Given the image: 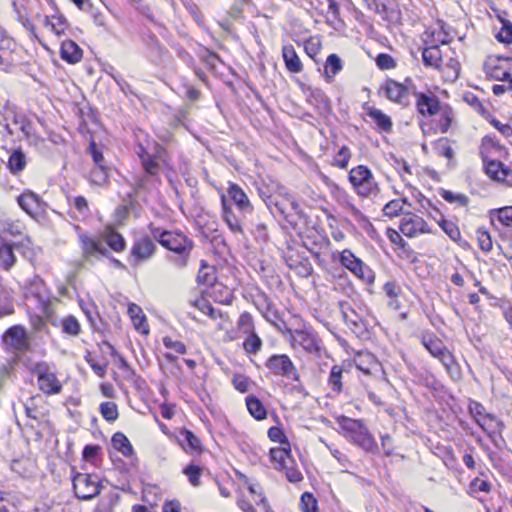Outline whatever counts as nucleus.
<instances>
[{
  "label": "nucleus",
  "mask_w": 512,
  "mask_h": 512,
  "mask_svg": "<svg viewBox=\"0 0 512 512\" xmlns=\"http://www.w3.org/2000/svg\"><path fill=\"white\" fill-rule=\"evenodd\" d=\"M163 344L166 348L172 349L179 354H185L187 351L183 342L172 340L170 337H164Z\"/></svg>",
  "instance_id": "774afa93"
},
{
  "label": "nucleus",
  "mask_w": 512,
  "mask_h": 512,
  "mask_svg": "<svg viewBox=\"0 0 512 512\" xmlns=\"http://www.w3.org/2000/svg\"><path fill=\"white\" fill-rule=\"evenodd\" d=\"M183 473L188 477L189 482L192 486L197 487L200 485V477L202 469L200 466L195 464H189L183 470Z\"/></svg>",
  "instance_id": "5fc2aeb1"
},
{
  "label": "nucleus",
  "mask_w": 512,
  "mask_h": 512,
  "mask_svg": "<svg viewBox=\"0 0 512 512\" xmlns=\"http://www.w3.org/2000/svg\"><path fill=\"white\" fill-rule=\"evenodd\" d=\"M282 56L285 66L290 72L300 73L302 71V63L292 45L283 46Z\"/></svg>",
  "instance_id": "bb28decb"
},
{
  "label": "nucleus",
  "mask_w": 512,
  "mask_h": 512,
  "mask_svg": "<svg viewBox=\"0 0 512 512\" xmlns=\"http://www.w3.org/2000/svg\"><path fill=\"white\" fill-rule=\"evenodd\" d=\"M75 496L81 500H90L99 495L102 485L98 475L76 473L72 479Z\"/></svg>",
  "instance_id": "39448f33"
},
{
  "label": "nucleus",
  "mask_w": 512,
  "mask_h": 512,
  "mask_svg": "<svg viewBox=\"0 0 512 512\" xmlns=\"http://www.w3.org/2000/svg\"><path fill=\"white\" fill-rule=\"evenodd\" d=\"M62 330L66 334L77 336L81 331V327L74 316H68L62 322Z\"/></svg>",
  "instance_id": "4d7b16f0"
},
{
  "label": "nucleus",
  "mask_w": 512,
  "mask_h": 512,
  "mask_svg": "<svg viewBox=\"0 0 512 512\" xmlns=\"http://www.w3.org/2000/svg\"><path fill=\"white\" fill-rule=\"evenodd\" d=\"M26 166L25 154L20 150H15L9 157L8 167L12 173L22 171Z\"/></svg>",
  "instance_id": "79ce46f5"
},
{
  "label": "nucleus",
  "mask_w": 512,
  "mask_h": 512,
  "mask_svg": "<svg viewBox=\"0 0 512 512\" xmlns=\"http://www.w3.org/2000/svg\"><path fill=\"white\" fill-rule=\"evenodd\" d=\"M486 174L493 180L498 182H505L508 175L510 174L509 168L496 159H489L483 161Z\"/></svg>",
  "instance_id": "4be33fe9"
},
{
  "label": "nucleus",
  "mask_w": 512,
  "mask_h": 512,
  "mask_svg": "<svg viewBox=\"0 0 512 512\" xmlns=\"http://www.w3.org/2000/svg\"><path fill=\"white\" fill-rule=\"evenodd\" d=\"M502 135L506 137L512 136V127L509 124H503L497 119L493 118L488 112L484 116Z\"/></svg>",
  "instance_id": "680f3d73"
},
{
  "label": "nucleus",
  "mask_w": 512,
  "mask_h": 512,
  "mask_svg": "<svg viewBox=\"0 0 512 512\" xmlns=\"http://www.w3.org/2000/svg\"><path fill=\"white\" fill-rule=\"evenodd\" d=\"M416 107L423 116H432L439 112L440 104L438 98L432 93H417Z\"/></svg>",
  "instance_id": "a211bd4d"
},
{
  "label": "nucleus",
  "mask_w": 512,
  "mask_h": 512,
  "mask_svg": "<svg viewBox=\"0 0 512 512\" xmlns=\"http://www.w3.org/2000/svg\"><path fill=\"white\" fill-rule=\"evenodd\" d=\"M266 203H267V206L269 209H271V205H274L277 208V210L280 212V214L284 215L285 217L287 216L288 206H290V209L295 213H297L299 210V204L297 203L295 198L290 194L285 195L283 203L278 202V201H275V202L270 201V202H266Z\"/></svg>",
  "instance_id": "4c0bfd02"
},
{
  "label": "nucleus",
  "mask_w": 512,
  "mask_h": 512,
  "mask_svg": "<svg viewBox=\"0 0 512 512\" xmlns=\"http://www.w3.org/2000/svg\"><path fill=\"white\" fill-rule=\"evenodd\" d=\"M60 55L67 63L75 64L81 60L82 50L74 41L66 40L61 44Z\"/></svg>",
  "instance_id": "a878e982"
},
{
  "label": "nucleus",
  "mask_w": 512,
  "mask_h": 512,
  "mask_svg": "<svg viewBox=\"0 0 512 512\" xmlns=\"http://www.w3.org/2000/svg\"><path fill=\"white\" fill-rule=\"evenodd\" d=\"M270 459L275 463V469L284 470L287 468V460L290 459V448H271Z\"/></svg>",
  "instance_id": "f704fd0d"
},
{
  "label": "nucleus",
  "mask_w": 512,
  "mask_h": 512,
  "mask_svg": "<svg viewBox=\"0 0 512 512\" xmlns=\"http://www.w3.org/2000/svg\"><path fill=\"white\" fill-rule=\"evenodd\" d=\"M477 424L489 434L495 433L496 428L501 424L492 414H485L482 418H477Z\"/></svg>",
  "instance_id": "49530a36"
},
{
  "label": "nucleus",
  "mask_w": 512,
  "mask_h": 512,
  "mask_svg": "<svg viewBox=\"0 0 512 512\" xmlns=\"http://www.w3.org/2000/svg\"><path fill=\"white\" fill-rule=\"evenodd\" d=\"M16 262L13 246L0 235V265L5 270H10Z\"/></svg>",
  "instance_id": "cd10ccee"
},
{
  "label": "nucleus",
  "mask_w": 512,
  "mask_h": 512,
  "mask_svg": "<svg viewBox=\"0 0 512 512\" xmlns=\"http://www.w3.org/2000/svg\"><path fill=\"white\" fill-rule=\"evenodd\" d=\"M491 225L499 229V226L512 230V206H505L488 211Z\"/></svg>",
  "instance_id": "aec40b11"
},
{
  "label": "nucleus",
  "mask_w": 512,
  "mask_h": 512,
  "mask_svg": "<svg viewBox=\"0 0 512 512\" xmlns=\"http://www.w3.org/2000/svg\"><path fill=\"white\" fill-rule=\"evenodd\" d=\"M440 195L449 203H456L460 206H467L469 203V198L462 193H454L449 190L441 189Z\"/></svg>",
  "instance_id": "8fccbe9b"
},
{
  "label": "nucleus",
  "mask_w": 512,
  "mask_h": 512,
  "mask_svg": "<svg viewBox=\"0 0 512 512\" xmlns=\"http://www.w3.org/2000/svg\"><path fill=\"white\" fill-rule=\"evenodd\" d=\"M43 24L58 36L64 34L68 28V22L63 15L45 16Z\"/></svg>",
  "instance_id": "7c9ffc66"
},
{
  "label": "nucleus",
  "mask_w": 512,
  "mask_h": 512,
  "mask_svg": "<svg viewBox=\"0 0 512 512\" xmlns=\"http://www.w3.org/2000/svg\"><path fill=\"white\" fill-rule=\"evenodd\" d=\"M256 305L263 317L280 332L284 333V328H286L287 325L285 321L281 319L279 311L266 294L262 293L258 296Z\"/></svg>",
  "instance_id": "9b49d317"
},
{
  "label": "nucleus",
  "mask_w": 512,
  "mask_h": 512,
  "mask_svg": "<svg viewBox=\"0 0 512 512\" xmlns=\"http://www.w3.org/2000/svg\"><path fill=\"white\" fill-rule=\"evenodd\" d=\"M197 279L199 283L213 285L216 280L214 267L202 263Z\"/></svg>",
  "instance_id": "de8ad7c7"
},
{
  "label": "nucleus",
  "mask_w": 512,
  "mask_h": 512,
  "mask_svg": "<svg viewBox=\"0 0 512 512\" xmlns=\"http://www.w3.org/2000/svg\"><path fill=\"white\" fill-rule=\"evenodd\" d=\"M337 422L344 431L345 437L353 444L369 453L378 452V445L374 437L361 420L341 416L337 419Z\"/></svg>",
  "instance_id": "f03ea898"
},
{
  "label": "nucleus",
  "mask_w": 512,
  "mask_h": 512,
  "mask_svg": "<svg viewBox=\"0 0 512 512\" xmlns=\"http://www.w3.org/2000/svg\"><path fill=\"white\" fill-rule=\"evenodd\" d=\"M162 151V147L158 144L154 145V152H148L142 144H139L136 153L141 159L142 166L145 172L151 176H155L158 174L160 166L158 162V158H160L159 153Z\"/></svg>",
  "instance_id": "ddd939ff"
},
{
  "label": "nucleus",
  "mask_w": 512,
  "mask_h": 512,
  "mask_svg": "<svg viewBox=\"0 0 512 512\" xmlns=\"http://www.w3.org/2000/svg\"><path fill=\"white\" fill-rule=\"evenodd\" d=\"M407 203L406 199L402 200H392L389 203H387L383 208V213L385 216L388 217H396L398 216L403 209V205Z\"/></svg>",
  "instance_id": "6e6d98bb"
},
{
  "label": "nucleus",
  "mask_w": 512,
  "mask_h": 512,
  "mask_svg": "<svg viewBox=\"0 0 512 512\" xmlns=\"http://www.w3.org/2000/svg\"><path fill=\"white\" fill-rule=\"evenodd\" d=\"M301 505L303 512H315L317 509V500L311 493L305 492L301 496Z\"/></svg>",
  "instance_id": "e2e57ef3"
},
{
  "label": "nucleus",
  "mask_w": 512,
  "mask_h": 512,
  "mask_svg": "<svg viewBox=\"0 0 512 512\" xmlns=\"http://www.w3.org/2000/svg\"><path fill=\"white\" fill-rule=\"evenodd\" d=\"M112 445L113 447L121 452L124 456L128 457L133 454V447L129 441V439L121 432H116L112 436Z\"/></svg>",
  "instance_id": "c9c22d12"
},
{
  "label": "nucleus",
  "mask_w": 512,
  "mask_h": 512,
  "mask_svg": "<svg viewBox=\"0 0 512 512\" xmlns=\"http://www.w3.org/2000/svg\"><path fill=\"white\" fill-rule=\"evenodd\" d=\"M510 59L489 57L484 63V69L486 75L494 80H506L507 77H511L509 72Z\"/></svg>",
  "instance_id": "f8f14e48"
},
{
  "label": "nucleus",
  "mask_w": 512,
  "mask_h": 512,
  "mask_svg": "<svg viewBox=\"0 0 512 512\" xmlns=\"http://www.w3.org/2000/svg\"><path fill=\"white\" fill-rule=\"evenodd\" d=\"M183 437V446L190 448L193 451L200 452L202 450L200 439L189 430L181 431Z\"/></svg>",
  "instance_id": "09e8293b"
},
{
  "label": "nucleus",
  "mask_w": 512,
  "mask_h": 512,
  "mask_svg": "<svg viewBox=\"0 0 512 512\" xmlns=\"http://www.w3.org/2000/svg\"><path fill=\"white\" fill-rule=\"evenodd\" d=\"M2 229L4 232L12 236H18L22 234V225L19 222L5 220L2 222Z\"/></svg>",
  "instance_id": "69168bd1"
},
{
  "label": "nucleus",
  "mask_w": 512,
  "mask_h": 512,
  "mask_svg": "<svg viewBox=\"0 0 512 512\" xmlns=\"http://www.w3.org/2000/svg\"><path fill=\"white\" fill-rule=\"evenodd\" d=\"M399 230L409 238L416 237L419 234L433 233L422 217L412 213H407L403 216L400 221Z\"/></svg>",
  "instance_id": "1a4fd4ad"
},
{
  "label": "nucleus",
  "mask_w": 512,
  "mask_h": 512,
  "mask_svg": "<svg viewBox=\"0 0 512 512\" xmlns=\"http://www.w3.org/2000/svg\"><path fill=\"white\" fill-rule=\"evenodd\" d=\"M266 367L275 375L286 377L292 381H300V375L286 354L272 355L266 362Z\"/></svg>",
  "instance_id": "0eeeda50"
},
{
  "label": "nucleus",
  "mask_w": 512,
  "mask_h": 512,
  "mask_svg": "<svg viewBox=\"0 0 512 512\" xmlns=\"http://www.w3.org/2000/svg\"><path fill=\"white\" fill-rule=\"evenodd\" d=\"M367 114L371 119L374 120L379 130L384 132H390L392 130V121L390 117L384 114L381 110L376 108H369Z\"/></svg>",
  "instance_id": "2f4dec72"
},
{
  "label": "nucleus",
  "mask_w": 512,
  "mask_h": 512,
  "mask_svg": "<svg viewBox=\"0 0 512 512\" xmlns=\"http://www.w3.org/2000/svg\"><path fill=\"white\" fill-rule=\"evenodd\" d=\"M151 236L161 246L172 252L167 260L178 269L185 268L190 260L194 242L180 231L164 230L160 227L150 226Z\"/></svg>",
  "instance_id": "f257e3e1"
},
{
  "label": "nucleus",
  "mask_w": 512,
  "mask_h": 512,
  "mask_svg": "<svg viewBox=\"0 0 512 512\" xmlns=\"http://www.w3.org/2000/svg\"><path fill=\"white\" fill-rule=\"evenodd\" d=\"M348 179L356 193L361 197L376 196L380 192L379 185L371 170L365 165L352 168Z\"/></svg>",
  "instance_id": "7ed1b4c3"
},
{
  "label": "nucleus",
  "mask_w": 512,
  "mask_h": 512,
  "mask_svg": "<svg viewBox=\"0 0 512 512\" xmlns=\"http://www.w3.org/2000/svg\"><path fill=\"white\" fill-rule=\"evenodd\" d=\"M38 385L40 390L48 395L58 394L62 389L60 381L52 372L45 377H41V380L38 381Z\"/></svg>",
  "instance_id": "c756f323"
},
{
  "label": "nucleus",
  "mask_w": 512,
  "mask_h": 512,
  "mask_svg": "<svg viewBox=\"0 0 512 512\" xmlns=\"http://www.w3.org/2000/svg\"><path fill=\"white\" fill-rule=\"evenodd\" d=\"M14 313L13 303L0 291V318Z\"/></svg>",
  "instance_id": "0e129e2a"
},
{
  "label": "nucleus",
  "mask_w": 512,
  "mask_h": 512,
  "mask_svg": "<svg viewBox=\"0 0 512 512\" xmlns=\"http://www.w3.org/2000/svg\"><path fill=\"white\" fill-rule=\"evenodd\" d=\"M343 373L344 369L340 365H334L330 370L328 385L336 394H340L343 391Z\"/></svg>",
  "instance_id": "473e14b6"
},
{
  "label": "nucleus",
  "mask_w": 512,
  "mask_h": 512,
  "mask_svg": "<svg viewBox=\"0 0 512 512\" xmlns=\"http://www.w3.org/2000/svg\"><path fill=\"white\" fill-rule=\"evenodd\" d=\"M227 196L243 214H249L253 211V205L250 202L247 194L236 183H230L227 188Z\"/></svg>",
  "instance_id": "dca6fc26"
},
{
  "label": "nucleus",
  "mask_w": 512,
  "mask_h": 512,
  "mask_svg": "<svg viewBox=\"0 0 512 512\" xmlns=\"http://www.w3.org/2000/svg\"><path fill=\"white\" fill-rule=\"evenodd\" d=\"M340 262L345 268H347L365 283L371 284L374 282V275L372 270L359 258H357L350 250L345 249L341 252Z\"/></svg>",
  "instance_id": "6e6552de"
},
{
  "label": "nucleus",
  "mask_w": 512,
  "mask_h": 512,
  "mask_svg": "<svg viewBox=\"0 0 512 512\" xmlns=\"http://www.w3.org/2000/svg\"><path fill=\"white\" fill-rule=\"evenodd\" d=\"M342 70L341 59L336 54H330L325 64V74L331 80L336 74Z\"/></svg>",
  "instance_id": "37998d69"
},
{
  "label": "nucleus",
  "mask_w": 512,
  "mask_h": 512,
  "mask_svg": "<svg viewBox=\"0 0 512 512\" xmlns=\"http://www.w3.org/2000/svg\"><path fill=\"white\" fill-rule=\"evenodd\" d=\"M12 124L16 126L25 136L29 137L33 132V124L24 115H13Z\"/></svg>",
  "instance_id": "3c124183"
},
{
  "label": "nucleus",
  "mask_w": 512,
  "mask_h": 512,
  "mask_svg": "<svg viewBox=\"0 0 512 512\" xmlns=\"http://www.w3.org/2000/svg\"><path fill=\"white\" fill-rule=\"evenodd\" d=\"M381 90L390 101L396 103H406L411 94H416V87L409 78L403 83L387 79L381 86Z\"/></svg>",
  "instance_id": "423d86ee"
},
{
  "label": "nucleus",
  "mask_w": 512,
  "mask_h": 512,
  "mask_svg": "<svg viewBox=\"0 0 512 512\" xmlns=\"http://www.w3.org/2000/svg\"><path fill=\"white\" fill-rule=\"evenodd\" d=\"M476 236L479 243V247L484 252H489L492 250L493 242L490 233L484 228H478L476 230Z\"/></svg>",
  "instance_id": "864d4df0"
},
{
  "label": "nucleus",
  "mask_w": 512,
  "mask_h": 512,
  "mask_svg": "<svg viewBox=\"0 0 512 512\" xmlns=\"http://www.w3.org/2000/svg\"><path fill=\"white\" fill-rule=\"evenodd\" d=\"M423 63L427 67L439 68L442 63V54L437 44L424 48L422 52Z\"/></svg>",
  "instance_id": "c85d7f7f"
},
{
  "label": "nucleus",
  "mask_w": 512,
  "mask_h": 512,
  "mask_svg": "<svg viewBox=\"0 0 512 512\" xmlns=\"http://www.w3.org/2000/svg\"><path fill=\"white\" fill-rule=\"evenodd\" d=\"M246 405L249 413L257 420H262L266 418L267 412L264 407V405L261 403V401L253 396L250 395L246 398Z\"/></svg>",
  "instance_id": "e433bc0d"
},
{
  "label": "nucleus",
  "mask_w": 512,
  "mask_h": 512,
  "mask_svg": "<svg viewBox=\"0 0 512 512\" xmlns=\"http://www.w3.org/2000/svg\"><path fill=\"white\" fill-rule=\"evenodd\" d=\"M422 343L430 354L437 359L442 356V353L447 351L445 345L437 338L423 337Z\"/></svg>",
  "instance_id": "58836bf2"
},
{
  "label": "nucleus",
  "mask_w": 512,
  "mask_h": 512,
  "mask_svg": "<svg viewBox=\"0 0 512 512\" xmlns=\"http://www.w3.org/2000/svg\"><path fill=\"white\" fill-rule=\"evenodd\" d=\"M307 99L320 114H326L330 110V102L328 97L321 89H308Z\"/></svg>",
  "instance_id": "393cba45"
},
{
  "label": "nucleus",
  "mask_w": 512,
  "mask_h": 512,
  "mask_svg": "<svg viewBox=\"0 0 512 512\" xmlns=\"http://www.w3.org/2000/svg\"><path fill=\"white\" fill-rule=\"evenodd\" d=\"M437 223L451 240L457 242L461 238L460 230L454 222L441 217Z\"/></svg>",
  "instance_id": "a18cd8bd"
},
{
  "label": "nucleus",
  "mask_w": 512,
  "mask_h": 512,
  "mask_svg": "<svg viewBox=\"0 0 512 512\" xmlns=\"http://www.w3.org/2000/svg\"><path fill=\"white\" fill-rule=\"evenodd\" d=\"M79 240L81 244L83 257L86 260H89L96 254L106 255L108 253V250L105 247L101 246L100 243L94 240L93 238L81 234L79 236Z\"/></svg>",
  "instance_id": "5701e85b"
},
{
  "label": "nucleus",
  "mask_w": 512,
  "mask_h": 512,
  "mask_svg": "<svg viewBox=\"0 0 512 512\" xmlns=\"http://www.w3.org/2000/svg\"><path fill=\"white\" fill-rule=\"evenodd\" d=\"M24 298L33 303L37 310L45 313L47 311L50 294L43 279L37 275L28 279L22 286Z\"/></svg>",
  "instance_id": "20e7f679"
},
{
  "label": "nucleus",
  "mask_w": 512,
  "mask_h": 512,
  "mask_svg": "<svg viewBox=\"0 0 512 512\" xmlns=\"http://www.w3.org/2000/svg\"><path fill=\"white\" fill-rule=\"evenodd\" d=\"M89 181L93 185L104 186L109 182V169L106 166H95L90 172Z\"/></svg>",
  "instance_id": "a19ab883"
},
{
  "label": "nucleus",
  "mask_w": 512,
  "mask_h": 512,
  "mask_svg": "<svg viewBox=\"0 0 512 512\" xmlns=\"http://www.w3.org/2000/svg\"><path fill=\"white\" fill-rule=\"evenodd\" d=\"M439 361L443 364L452 378L460 377L459 365L457 364L453 354L448 349L445 353H442Z\"/></svg>",
  "instance_id": "ea45409f"
},
{
  "label": "nucleus",
  "mask_w": 512,
  "mask_h": 512,
  "mask_svg": "<svg viewBox=\"0 0 512 512\" xmlns=\"http://www.w3.org/2000/svg\"><path fill=\"white\" fill-rule=\"evenodd\" d=\"M102 417L108 422H114L118 419V407L115 402L106 401L100 404L99 407Z\"/></svg>",
  "instance_id": "c03bdc74"
},
{
  "label": "nucleus",
  "mask_w": 512,
  "mask_h": 512,
  "mask_svg": "<svg viewBox=\"0 0 512 512\" xmlns=\"http://www.w3.org/2000/svg\"><path fill=\"white\" fill-rule=\"evenodd\" d=\"M284 332H287L290 335L292 346L298 345L308 353L317 352L319 350L318 341L312 331L306 328L292 330L286 326V328H284Z\"/></svg>",
  "instance_id": "9d476101"
},
{
  "label": "nucleus",
  "mask_w": 512,
  "mask_h": 512,
  "mask_svg": "<svg viewBox=\"0 0 512 512\" xmlns=\"http://www.w3.org/2000/svg\"><path fill=\"white\" fill-rule=\"evenodd\" d=\"M104 240L107 245L116 252H121L125 249L123 236L111 227L105 230Z\"/></svg>",
  "instance_id": "72a5a7b5"
},
{
  "label": "nucleus",
  "mask_w": 512,
  "mask_h": 512,
  "mask_svg": "<svg viewBox=\"0 0 512 512\" xmlns=\"http://www.w3.org/2000/svg\"><path fill=\"white\" fill-rule=\"evenodd\" d=\"M128 315L133 323L134 328L138 332L145 335L149 333V327L147 324L146 316L139 305L131 303L128 306Z\"/></svg>",
  "instance_id": "b1692460"
},
{
  "label": "nucleus",
  "mask_w": 512,
  "mask_h": 512,
  "mask_svg": "<svg viewBox=\"0 0 512 512\" xmlns=\"http://www.w3.org/2000/svg\"><path fill=\"white\" fill-rule=\"evenodd\" d=\"M468 410L476 422L477 418H482L484 417L485 414H487L484 406L481 403L474 400L470 401Z\"/></svg>",
  "instance_id": "338daca9"
},
{
  "label": "nucleus",
  "mask_w": 512,
  "mask_h": 512,
  "mask_svg": "<svg viewBox=\"0 0 512 512\" xmlns=\"http://www.w3.org/2000/svg\"><path fill=\"white\" fill-rule=\"evenodd\" d=\"M351 159V152L348 147L343 146L340 148L333 160V165L345 169Z\"/></svg>",
  "instance_id": "bf43d9fd"
},
{
  "label": "nucleus",
  "mask_w": 512,
  "mask_h": 512,
  "mask_svg": "<svg viewBox=\"0 0 512 512\" xmlns=\"http://www.w3.org/2000/svg\"><path fill=\"white\" fill-rule=\"evenodd\" d=\"M343 319L347 324L359 328L362 324V318L350 307L342 310Z\"/></svg>",
  "instance_id": "052dcab7"
},
{
  "label": "nucleus",
  "mask_w": 512,
  "mask_h": 512,
  "mask_svg": "<svg viewBox=\"0 0 512 512\" xmlns=\"http://www.w3.org/2000/svg\"><path fill=\"white\" fill-rule=\"evenodd\" d=\"M243 346L248 353L256 354L261 349L262 340L255 332H252L244 341Z\"/></svg>",
  "instance_id": "13d9d810"
},
{
  "label": "nucleus",
  "mask_w": 512,
  "mask_h": 512,
  "mask_svg": "<svg viewBox=\"0 0 512 512\" xmlns=\"http://www.w3.org/2000/svg\"><path fill=\"white\" fill-rule=\"evenodd\" d=\"M154 238H150L147 235L139 236L135 239L131 256L137 261L142 262L150 259L156 251V245L154 243Z\"/></svg>",
  "instance_id": "4468645a"
},
{
  "label": "nucleus",
  "mask_w": 512,
  "mask_h": 512,
  "mask_svg": "<svg viewBox=\"0 0 512 512\" xmlns=\"http://www.w3.org/2000/svg\"><path fill=\"white\" fill-rule=\"evenodd\" d=\"M221 216L228 228L233 233L243 234V228L239 218L236 216L232 207L228 204L227 196L221 194Z\"/></svg>",
  "instance_id": "6ab92c4d"
},
{
  "label": "nucleus",
  "mask_w": 512,
  "mask_h": 512,
  "mask_svg": "<svg viewBox=\"0 0 512 512\" xmlns=\"http://www.w3.org/2000/svg\"><path fill=\"white\" fill-rule=\"evenodd\" d=\"M3 342L7 348L14 351H24L29 345L26 331L22 326L9 328L3 336Z\"/></svg>",
  "instance_id": "2eb2a0df"
},
{
  "label": "nucleus",
  "mask_w": 512,
  "mask_h": 512,
  "mask_svg": "<svg viewBox=\"0 0 512 512\" xmlns=\"http://www.w3.org/2000/svg\"><path fill=\"white\" fill-rule=\"evenodd\" d=\"M495 37L501 43H512V23L507 20H501V28Z\"/></svg>",
  "instance_id": "603ef678"
},
{
  "label": "nucleus",
  "mask_w": 512,
  "mask_h": 512,
  "mask_svg": "<svg viewBox=\"0 0 512 512\" xmlns=\"http://www.w3.org/2000/svg\"><path fill=\"white\" fill-rule=\"evenodd\" d=\"M18 204L29 215L36 216L44 211L46 203L34 192L26 191L18 197Z\"/></svg>",
  "instance_id": "f3484780"
},
{
  "label": "nucleus",
  "mask_w": 512,
  "mask_h": 512,
  "mask_svg": "<svg viewBox=\"0 0 512 512\" xmlns=\"http://www.w3.org/2000/svg\"><path fill=\"white\" fill-rule=\"evenodd\" d=\"M504 151V147L500 145V143L495 140L491 136H485L480 145V156L483 161H488L489 159H496L500 157Z\"/></svg>",
  "instance_id": "412c9836"
}]
</instances>
